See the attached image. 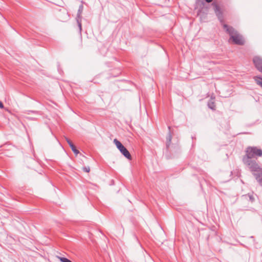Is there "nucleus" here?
Masks as SVG:
<instances>
[{"instance_id": "1", "label": "nucleus", "mask_w": 262, "mask_h": 262, "mask_svg": "<svg viewBox=\"0 0 262 262\" xmlns=\"http://www.w3.org/2000/svg\"><path fill=\"white\" fill-rule=\"evenodd\" d=\"M224 28L230 36L229 39L230 42H233L238 45H242L244 43V39L234 29L226 25H224Z\"/></svg>"}, {"instance_id": "2", "label": "nucleus", "mask_w": 262, "mask_h": 262, "mask_svg": "<svg viewBox=\"0 0 262 262\" xmlns=\"http://www.w3.org/2000/svg\"><path fill=\"white\" fill-rule=\"evenodd\" d=\"M246 159H251L255 157H262V150L257 147H248L246 150Z\"/></svg>"}, {"instance_id": "3", "label": "nucleus", "mask_w": 262, "mask_h": 262, "mask_svg": "<svg viewBox=\"0 0 262 262\" xmlns=\"http://www.w3.org/2000/svg\"><path fill=\"white\" fill-rule=\"evenodd\" d=\"M245 163L249 166L250 170L253 173H258L262 170V168L258 163L251 159H244Z\"/></svg>"}, {"instance_id": "4", "label": "nucleus", "mask_w": 262, "mask_h": 262, "mask_svg": "<svg viewBox=\"0 0 262 262\" xmlns=\"http://www.w3.org/2000/svg\"><path fill=\"white\" fill-rule=\"evenodd\" d=\"M114 143L116 146L117 148L119 150L121 153L127 159L130 160L132 157L129 151L122 144V143L117 139L114 140Z\"/></svg>"}, {"instance_id": "5", "label": "nucleus", "mask_w": 262, "mask_h": 262, "mask_svg": "<svg viewBox=\"0 0 262 262\" xmlns=\"http://www.w3.org/2000/svg\"><path fill=\"white\" fill-rule=\"evenodd\" d=\"M253 62L257 70L262 72V59L258 56L255 57Z\"/></svg>"}, {"instance_id": "6", "label": "nucleus", "mask_w": 262, "mask_h": 262, "mask_svg": "<svg viewBox=\"0 0 262 262\" xmlns=\"http://www.w3.org/2000/svg\"><path fill=\"white\" fill-rule=\"evenodd\" d=\"M83 7L82 5H80L79 6V9L78 11V13H77V21L78 24V26L79 27L80 31H81V24L80 22V19H81V15L82 12L83 11Z\"/></svg>"}, {"instance_id": "7", "label": "nucleus", "mask_w": 262, "mask_h": 262, "mask_svg": "<svg viewBox=\"0 0 262 262\" xmlns=\"http://www.w3.org/2000/svg\"><path fill=\"white\" fill-rule=\"evenodd\" d=\"M253 175L259 184L262 186V170L258 173H253Z\"/></svg>"}, {"instance_id": "8", "label": "nucleus", "mask_w": 262, "mask_h": 262, "mask_svg": "<svg viewBox=\"0 0 262 262\" xmlns=\"http://www.w3.org/2000/svg\"><path fill=\"white\" fill-rule=\"evenodd\" d=\"M208 106L210 108L213 110H215V105L214 104V101L212 98H211V100L208 102Z\"/></svg>"}, {"instance_id": "9", "label": "nucleus", "mask_w": 262, "mask_h": 262, "mask_svg": "<svg viewBox=\"0 0 262 262\" xmlns=\"http://www.w3.org/2000/svg\"><path fill=\"white\" fill-rule=\"evenodd\" d=\"M254 79L257 84L262 88V78L258 76H255Z\"/></svg>"}, {"instance_id": "10", "label": "nucleus", "mask_w": 262, "mask_h": 262, "mask_svg": "<svg viewBox=\"0 0 262 262\" xmlns=\"http://www.w3.org/2000/svg\"><path fill=\"white\" fill-rule=\"evenodd\" d=\"M57 258L61 262H72L71 260L65 257L57 256Z\"/></svg>"}, {"instance_id": "11", "label": "nucleus", "mask_w": 262, "mask_h": 262, "mask_svg": "<svg viewBox=\"0 0 262 262\" xmlns=\"http://www.w3.org/2000/svg\"><path fill=\"white\" fill-rule=\"evenodd\" d=\"M65 138V139L66 140V141L67 142V143H68V144L69 145V146H71V145H72L73 143L72 142L70 141V139H69L67 137H64Z\"/></svg>"}, {"instance_id": "12", "label": "nucleus", "mask_w": 262, "mask_h": 262, "mask_svg": "<svg viewBox=\"0 0 262 262\" xmlns=\"http://www.w3.org/2000/svg\"><path fill=\"white\" fill-rule=\"evenodd\" d=\"M83 170H84V171H85V172H89V171H90V168H89V167H84V168H83Z\"/></svg>"}, {"instance_id": "13", "label": "nucleus", "mask_w": 262, "mask_h": 262, "mask_svg": "<svg viewBox=\"0 0 262 262\" xmlns=\"http://www.w3.org/2000/svg\"><path fill=\"white\" fill-rule=\"evenodd\" d=\"M72 151H73L74 152V154H76V155H78V154H79V151H78L77 149H76V148H74V149H73Z\"/></svg>"}, {"instance_id": "14", "label": "nucleus", "mask_w": 262, "mask_h": 262, "mask_svg": "<svg viewBox=\"0 0 262 262\" xmlns=\"http://www.w3.org/2000/svg\"><path fill=\"white\" fill-rule=\"evenodd\" d=\"M168 142H170L171 140V136L169 134L168 137L167 139Z\"/></svg>"}, {"instance_id": "15", "label": "nucleus", "mask_w": 262, "mask_h": 262, "mask_svg": "<svg viewBox=\"0 0 262 262\" xmlns=\"http://www.w3.org/2000/svg\"><path fill=\"white\" fill-rule=\"evenodd\" d=\"M70 147L71 148L72 150H73V149H74V148H76L75 146L74 145V144H73L72 145H71V146H70Z\"/></svg>"}, {"instance_id": "16", "label": "nucleus", "mask_w": 262, "mask_h": 262, "mask_svg": "<svg viewBox=\"0 0 262 262\" xmlns=\"http://www.w3.org/2000/svg\"><path fill=\"white\" fill-rule=\"evenodd\" d=\"M250 200L253 202L254 200V198L252 195H249Z\"/></svg>"}, {"instance_id": "17", "label": "nucleus", "mask_w": 262, "mask_h": 262, "mask_svg": "<svg viewBox=\"0 0 262 262\" xmlns=\"http://www.w3.org/2000/svg\"><path fill=\"white\" fill-rule=\"evenodd\" d=\"M3 107H4L3 104L2 103V102L1 101H0V108H3Z\"/></svg>"}, {"instance_id": "18", "label": "nucleus", "mask_w": 262, "mask_h": 262, "mask_svg": "<svg viewBox=\"0 0 262 262\" xmlns=\"http://www.w3.org/2000/svg\"><path fill=\"white\" fill-rule=\"evenodd\" d=\"M207 3H211L213 0H205Z\"/></svg>"}, {"instance_id": "19", "label": "nucleus", "mask_w": 262, "mask_h": 262, "mask_svg": "<svg viewBox=\"0 0 262 262\" xmlns=\"http://www.w3.org/2000/svg\"><path fill=\"white\" fill-rule=\"evenodd\" d=\"M217 10H218V8L216 7V14H217Z\"/></svg>"}]
</instances>
